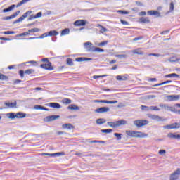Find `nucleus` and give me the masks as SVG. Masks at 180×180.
Segmentation results:
<instances>
[{"label": "nucleus", "instance_id": "e433bc0d", "mask_svg": "<svg viewBox=\"0 0 180 180\" xmlns=\"http://www.w3.org/2000/svg\"><path fill=\"white\" fill-rule=\"evenodd\" d=\"M141 110H145V112H148V110H151V106L141 105Z\"/></svg>", "mask_w": 180, "mask_h": 180}, {"label": "nucleus", "instance_id": "393cba45", "mask_svg": "<svg viewBox=\"0 0 180 180\" xmlns=\"http://www.w3.org/2000/svg\"><path fill=\"white\" fill-rule=\"evenodd\" d=\"M180 95H170L168 96L169 101H178L179 99Z\"/></svg>", "mask_w": 180, "mask_h": 180}, {"label": "nucleus", "instance_id": "c756f323", "mask_svg": "<svg viewBox=\"0 0 180 180\" xmlns=\"http://www.w3.org/2000/svg\"><path fill=\"white\" fill-rule=\"evenodd\" d=\"M66 34H70V28H65L61 30L60 36H65Z\"/></svg>", "mask_w": 180, "mask_h": 180}, {"label": "nucleus", "instance_id": "37998d69", "mask_svg": "<svg viewBox=\"0 0 180 180\" xmlns=\"http://www.w3.org/2000/svg\"><path fill=\"white\" fill-rule=\"evenodd\" d=\"M25 70H20L18 71V75H20V77L22 79H23V78H25Z\"/></svg>", "mask_w": 180, "mask_h": 180}, {"label": "nucleus", "instance_id": "4d7b16f0", "mask_svg": "<svg viewBox=\"0 0 180 180\" xmlns=\"http://www.w3.org/2000/svg\"><path fill=\"white\" fill-rule=\"evenodd\" d=\"M34 16L35 19H39V18H41V16H43V13L41 11L38 12Z\"/></svg>", "mask_w": 180, "mask_h": 180}, {"label": "nucleus", "instance_id": "9d476101", "mask_svg": "<svg viewBox=\"0 0 180 180\" xmlns=\"http://www.w3.org/2000/svg\"><path fill=\"white\" fill-rule=\"evenodd\" d=\"M148 117L150 119H152V120H156V122H165V120H167V119H162V117H161L159 115H155L152 114H148Z\"/></svg>", "mask_w": 180, "mask_h": 180}, {"label": "nucleus", "instance_id": "f03ea898", "mask_svg": "<svg viewBox=\"0 0 180 180\" xmlns=\"http://www.w3.org/2000/svg\"><path fill=\"white\" fill-rule=\"evenodd\" d=\"M150 123V121L147 120H136L133 121V124L137 127V129H140L143 127V126H147Z\"/></svg>", "mask_w": 180, "mask_h": 180}, {"label": "nucleus", "instance_id": "a211bd4d", "mask_svg": "<svg viewBox=\"0 0 180 180\" xmlns=\"http://www.w3.org/2000/svg\"><path fill=\"white\" fill-rule=\"evenodd\" d=\"M169 139H174L175 140H180V134H176V133L170 132L167 134Z\"/></svg>", "mask_w": 180, "mask_h": 180}, {"label": "nucleus", "instance_id": "ddd939ff", "mask_svg": "<svg viewBox=\"0 0 180 180\" xmlns=\"http://www.w3.org/2000/svg\"><path fill=\"white\" fill-rule=\"evenodd\" d=\"M16 119H25L26 116L30 117V114H26V112H18L15 113Z\"/></svg>", "mask_w": 180, "mask_h": 180}, {"label": "nucleus", "instance_id": "dca6fc26", "mask_svg": "<svg viewBox=\"0 0 180 180\" xmlns=\"http://www.w3.org/2000/svg\"><path fill=\"white\" fill-rule=\"evenodd\" d=\"M129 77L130 76H129L127 74H124L121 75H117L115 78L117 81H127Z\"/></svg>", "mask_w": 180, "mask_h": 180}, {"label": "nucleus", "instance_id": "cd10ccee", "mask_svg": "<svg viewBox=\"0 0 180 180\" xmlns=\"http://www.w3.org/2000/svg\"><path fill=\"white\" fill-rule=\"evenodd\" d=\"M125 133L127 134V137H134L136 132H134V130H127L125 131Z\"/></svg>", "mask_w": 180, "mask_h": 180}, {"label": "nucleus", "instance_id": "58836bf2", "mask_svg": "<svg viewBox=\"0 0 180 180\" xmlns=\"http://www.w3.org/2000/svg\"><path fill=\"white\" fill-rule=\"evenodd\" d=\"M30 34V33H37L39 32H40V29L39 28H32L30 30H28Z\"/></svg>", "mask_w": 180, "mask_h": 180}, {"label": "nucleus", "instance_id": "4468645a", "mask_svg": "<svg viewBox=\"0 0 180 180\" xmlns=\"http://www.w3.org/2000/svg\"><path fill=\"white\" fill-rule=\"evenodd\" d=\"M74 26H85L86 25V20H77L73 22Z\"/></svg>", "mask_w": 180, "mask_h": 180}, {"label": "nucleus", "instance_id": "b1692460", "mask_svg": "<svg viewBox=\"0 0 180 180\" xmlns=\"http://www.w3.org/2000/svg\"><path fill=\"white\" fill-rule=\"evenodd\" d=\"M6 116L8 117V119H11V120H13L14 119H16V112H8L6 114Z\"/></svg>", "mask_w": 180, "mask_h": 180}, {"label": "nucleus", "instance_id": "423d86ee", "mask_svg": "<svg viewBox=\"0 0 180 180\" xmlns=\"http://www.w3.org/2000/svg\"><path fill=\"white\" fill-rule=\"evenodd\" d=\"M58 119H60V115H52L46 116L45 118H44V122L49 123L50 122H54V120H57Z\"/></svg>", "mask_w": 180, "mask_h": 180}, {"label": "nucleus", "instance_id": "0e129e2a", "mask_svg": "<svg viewBox=\"0 0 180 180\" xmlns=\"http://www.w3.org/2000/svg\"><path fill=\"white\" fill-rule=\"evenodd\" d=\"M11 19H13V18H12V15L4 17V18H2V20H11Z\"/></svg>", "mask_w": 180, "mask_h": 180}, {"label": "nucleus", "instance_id": "f704fd0d", "mask_svg": "<svg viewBox=\"0 0 180 180\" xmlns=\"http://www.w3.org/2000/svg\"><path fill=\"white\" fill-rule=\"evenodd\" d=\"M114 136H115V137H116V140H117L119 141L122 140V136H123V134L114 133Z\"/></svg>", "mask_w": 180, "mask_h": 180}, {"label": "nucleus", "instance_id": "a878e982", "mask_svg": "<svg viewBox=\"0 0 180 180\" xmlns=\"http://www.w3.org/2000/svg\"><path fill=\"white\" fill-rule=\"evenodd\" d=\"M58 34L59 32L56 30L48 32V37L58 36Z\"/></svg>", "mask_w": 180, "mask_h": 180}, {"label": "nucleus", "instance_id": "a19ab883", "mask_svg": "<svg viewBox=\"0 0 180 180\" xmlns=\"http://www.w3.org/2000/svg\"><path fill=\"white\" fill-rule=\"evenodd\" d=\"M34 69H27L25 71V74H27V75H30V74H34Z\"/></svg>", "mask_w": 180, "mask_h": 180}, {"label": "nucleus", "instance_id": "bf43d9fd", "mask_svg": "<svg viewBox=\"0 0 180 180\" xmlns=\"http://www.w3.org/2000/svg\"><path fill=\"white\" fill-rule=\"evenodd\" d=\"M75 61H77V63H82L84 62V57L76 58Z\"/></svg>", "mask_w": 180, "mask_h": 180}, {"label": "nucleus", "instance_id": "72a5a7b5", "mask_svg": "<svg viewBox=\"0 0 180 180\" xmlns=\"http://www.w3.org/2000/svg\"><path fill=\"white\" fill-rule=\"evenodd\" d=\"M30 35H31V34H30L29 32H22V33L17 34L16 37H23L25 36H30Z\"/></svg>", "mask_w": 180, "mask_h": 180}, {"label": "nucleus", "instance_id": "c9c22d12", "mask_svg": "<svg viewBox=\"0 0 180 180\" xmlns=\"http://www.w3.org/2000/svg\"><path fill=\"white\" fill-rule=\"evenodd\" d=\"M117 12L120 15H129V13H130V12H129L126 10H118Z\"/></svg>", "mask_w": 180, "mask_h": 180}, {"label": "nucleus", "instance_id": "338daca9", "mask_svg": "<svg viewBox=\"0 0 180 180\" xmlns=\"http://www.w3.org/2000/svg\"><path fill=\"white\" fill-rule=\"evenodd\" d=\"M92 60H94L92 58L83 57V61H92Z\"/></svg>", "mask_w": 180, "mask_h": 180}, {"label": "nucleus", "instance_id": "680f3d73", "mask_svg": "<svg viewBox=\"0 0 180 180\" xmlns=\"http://www.w3.org/2000/svg\"><path fill=\"white\" fill-rule=\"evenodd\" d=\"M22 82V80L17 79L13 81V85H18V84H20Z\"/></svg>", "mask_w": 180, "mask_h": 180}, {"label": "nucleus", "instance_id": "49530a36", "mask_svg": "<svg viewBox=\"0 0 180 180\" xmlns=\"http://www.w3.org/2000/svg\"><path fill=\"white\" fill-rule=\"evenodd\" d=\"M101 133H107V134H109V133H112L113 129H101Z\"/></svg>", "mask_w": 180, "mask_h": 180}, {"label": "nucleus", "instance_id": "f257e3e1", "mask_svg": "<svg viewBox=\"0 0 180 180\" xmlns=\"http://www.w3.org/2000/svg\"><path fill=\"white\" fill-rule=\"evenodd\" d=\"M108 126L112 127V129H117V127H120V126H124L127 124V121L124 120H121L115 122H107Z\"/></svg>", "mask_w": 180, "mask_h": 180}, {"label": "nucleus", "instance_id": "5701e85b", "mask_svg": "<svg viewBox=\"0 0 180 180\" xmlns=\"http://www.w3.org/2000/svg\"><path fill=\"white\" fill-rule=\"evenodd\" d=\"M165 78H180V75L176 73H170L165 75Z\"/></svg>", "mask_w": 180, "mask_h": 180}, {"label": "nucleus", "instance_id": "412c9836", "mask_svg": "<svg viewBox=\"0 0 180 180\" xmlns=\"http://www.w3.org/2000/svg\"><path fill=\"white\" fill-rule=\"evenodd\" d=\"M14 8H16V5L12 4L6 8H4L2 12L3 13H6V12H11V11H13Z\"/></svg>", "mask_w": 180, "mask_h": 180}, {"label": "nucleus", "instance_id": "052dcab7", "mask_svg": "<svg viewBox=\"0 0 180 180\" xmlns=\"http://www.w3.org/2000/svg\"><path fill=\"white\" fill-rule=\"evenodd\" d=\"M3 34H15V31H4Z\"/></svg>", "mask_w": 180, "mask_h": 180}, {"label": "nucleus", "instance_id": "6e6d98bb", "mask_svg": "<svg viewBox=\"0 0 180 180\" xmlns=\"http://www.w3.org/2000/svg\"><path fill=\"white\" fill-rule=\"evenodd\" d=\"M41 155L42 157H44V155H47L48 157H54V153H41Z\"/></svg>", "mask_w": 180, "mask_h": 180}, {"label": "nucleus", "instance_id": "aec40b11", "mask_svg": "<svg viewBox=\"0 0 180 180\" xmlns=\"http://www.w3.org/2000/svg\"><path fill=\"white\" fill-rule=\"evenodd\" d=\"M75 127L71 123H65L62 125V129H67L68 130H72Z\"/></svg>", "mask_w": 180, "mask_h": 180}, {"label": "nucleus", "instance_id": "39448f33", "mask_svg": "<svg viewBox=\"0 0 180 180\" xmlns=\"http://www.w3.org/2000/svg\"><path fill=\"white\" fill-rule=\"evenodd\" d=\"M163 129H166L167 130H172L174 129H180V123L174 122L170 124L163 126Z\"/></svg>", "mask_w": 180, "mask_h": 180}, {"label": "nucleus", "instance_id": "2eb2a0df", "mask_svg": "<svg viewBox=\"0 0 180 180\" xmlns=\"http://www.w3.org/2000/svg\"><path fill=\"white\" fill-rule=\"evenodd\" d=\"M47 106L52 109H61V104L56 102H51L47 104Z\"/></svg>", "mask_w": 180, "mask_h": 180}, {"label": "nucleus", "instance_id": "de8ad7c7", "mask_svg": "<svg viewBox=\"0 0 180 180\" xmlns=\"http://www.w3.org/2000/svg\"><path fill=\"white\" fill-rule=\"evenodd\" d=\"M34 109H35V110H43V105H34Z\"/></svg>", "mask_w": 180, "mask_h": 180}, {"label": "nucleus", "instance_id": "a18cd8bd", "mask_svg": "<svg viewBox=\"0 0 180 180\" xmlns=\"http://www.w3.org/2000/svg\"><path fill=\"white\" fill-rule=\"evenodd\" d=\"M108 75H94L93 79H98V78H105V77H108Z\"/></svg>", "mask_w": 180, "mask_h": 180}, {"label": "nucleus", "instance_id": "7c9ffc66", "mask_svg": "<svg viewBox=\"0 0 180 180\" xmlns=\"http://www.w3.org/2000/svg\"><path fill=\"white\" fill-rule=\"evenodd\" d=\"M62 103L64 105H70V103H72V100L65 98L62 100Z\"/></svg>", "mask_w": 180, "mask_h": 180}, {"label": "nucleus", "instance_id": "4be33fe9", "mask_svg": "<svg viewBox=\"0 0 180 180\" xmlns=\"http://www.w3.org/2000/svg\"><path fill=\"white\" fill-rule=\"evenodd\" d=\"M68 110H79V107L75 104H70L68 107Z\"/></svg>", "mask_w": 180, "mask_h": 180}, {"label": "nucleus", "instance_id": "774afa93", "mask_svg": "<svg viewBox=\"0 0 180 180\" xmlns=\"http://www.w3.org/2000/svg\"><path fill=\"white\" fill-rule=\"evenodd\" d=\"M174 174L177 175H180V168H178L176 171L174 172Z\"/></svg>", "mask_w": 180, "mask_h": 180}, {"label": "nucleus", "instance_id": "09e8293b", "mask_svg": "<svg viewBox=\"0 0 180 180\" xmlns=\"http://www.w3.org/2000/svg\"><path fill=\"white\" fill-rule=\"evenodd\" d=\"M108 43H109L108 41H103L99 43L98 46V47H103V46H106V44H108Z\"/></svg>", "mask_w": 180, "mask_h": 180}, {"label": "nucleus", "instance_id": "603ef678", "mask_svg": "<svg viewBox=\"0 0 180 180\" xmlns=\"http://www.w3.org/2000/svg\"><path fill=\"white\" fill-rule=\"evenodd\" d=\"M22 40H36V39H39L38 37H28V38H22Z\"/></svg>", "mask_w": 180, "mask_h": 180}, {"label": "nucleus", "instance_id": "79ce46f5", "mask_svg": "<svg viewBox=\"0 0 180 180\" xmlns=\"http://www.w3.org/2000/svg\"><path fill=\"white\" fill-rule=\"evenodd\" d=\"M54 157H61L62 155H65V152H58L53 153Z\"/></svg>", "mask_w": 180, "mask_h": 180}, {"label": "nucleus", "instance_id": "ea45409f", "mask_svg": "<svg viewBox=\"0 0 180 180\" xmlns=\"http://www.w3.org/2000/svg\"><path fill=\"white\" fill-rule=\"evenodd\" d=\"M98 26L101 28L100 30L101 33H105V32L109 31V30H108V28L105 27L104 26H103L101 25H98Z\"/></svg>", "mask_w": 180, "mask_h": 180}, {"label": "nucleus", "instance_id": "f8f14e48", "mask_svg": "<svg viewBox=\"0 0 180 180\" xmlns=\"http://www.w3.org/2000/svg\"><path fill=\"white\" fill-rule=\"evenodd\" d=\"M147 13L150 16H155V18H162V15H161V13L155 10L148 11Z\"/></svg>", "mask_w": 180, "mask_h": 180}, {"label": "nucleus", "instance_id": "3c124183", "mask_svg": "<svg viewBox=\"0 0 180 180\" xmlns=\"http://www.w3.org/2000/svg\"><path fill=\"white\" fill-rule=\"evenodd\" d=\"M133 54H138L139 56H143L144 53L143 51H138L137 50L132 51Z\"/></svg>", "mask_w": 180, "mask_h": 180}, {"label": "nucleus", "instance_id": "8fccbe9b", "mask_svg": "<svg viewBox=\"0 0 180 180\" xmlns=\"http://www.w3.org/2000/svg\"><path fill=\"white\" fill-rule=\"evenodd\" d=\"M115 57H117V58H127V55H126V54H117V55H115Z\"/></svg>", "mask_w": 180, "mask_h": 180}, {"label": "nucleus", "instance_id": "2f4dec72", "mask_svg": "<svg viewBox=\"0 0 180 180\" xmlns=\"http://www.w3.org/2000/svg\"><path fill=\"white\" fill-rule=\"evenodd\" d=\"M67 65H70V67H72L74 65V62L72 61V58H68L66 59Z\"/></svg>", "mask_w": 180, "mask_h": 180}, {"label": "nucleus", "instance_id": "864d4df0", "mask_svg": "<svg viewBox=\"0 0 180 180\" xmlns=\"http://www.w3.org/2000/svg\"><path fill=\"white\" fill-rule=\"evenodd\" d=\"M38 39H44V37H49V32H45L42 34L41 36L37 37Z\"/></svg>", "mask_w": 180, "mask_h": 180}, {"label": "nucleus", "instance_id": "bb28decb", "mask_svg": "<svg viewBox=\"0 0 180 180\" xmlns=\"http://www.w3.org/2000/svg\"><path fill=\"white\" fill-rule=\"evenodd\" d=\"M106 122V119L105 118H98L96 120V124H104V123Z\"/></svg>", "mask_w": 180, "mask_h": 180}, {"label": "nucleus", "instance_id": "1a4fd4ad", "mask_svg": "<svg viewBox=\"0 0 180 180\" xmlns=\"http://www.w3.org/2000/svg\"><path fill=\"white\" fill-rule=\"evenodd\" d=\"M94 102L96 103H108V105H115L117 103V101L116 100H112V101H109V100H95Z\"/></svg>", "mask_w": 180, "mask_h": 180}, {"label": "nucleus", "instance_id": "0eeeda50", "mask_svg": "<svg viewBox=\"0 0 180 180\" xmlns=\"http://www.w3.org/2000/svg\"><path fill=\"white\" fill-rule=\"evenodd\" d=\"M40 68H43V70H46L48 71H53V70H54V67H53V63H51V62L41 64Z\"/></svg>", "mask_w": 180, "mask_h": 180}, {"label": "nucleus", "instance_id": "20e7f679", "mask_svg": "<svg viewBox=\"0 0 180 180\" xmlns=\"http://www.w3.org/2000/svg\"><path fill=\"white\" fill-rule=\"evenodd\" d=\"M33 11H28L25 12L21 17H20L18 19L15 20V21L13 22V25H16V23H19L20 22H22L29 16L31 13H32Z\"/></svg>", "mask_w": 180, "mask_h": 180}, {"label": "nucleus", "instance_id": "c85d7f7f", "mask_svg": "<svg viewBox=\"0 0 180 180\" xmlns=\"http://www.w3.org/2000/svg\"><path fill=\"white\" fill-rule=\"evenodd\" d=\"M171 82H172V80H166L163 82L158 83L157 84L153 85V86H161L165 85L167 84H171Z\"/></svg>", "mask_w": 180, "mask_h": 180}, {"label": "nucleus", "instance_id": "473e14b6", "mask_svg": "<svg viewBox=\"0 0 180 180\" xmlns=\"http://www.w3.org/2000/svg\"><path fill=\"white\" fill-rule=\"evenodd\" d=\"M9 77L2 73H0V81H8Z\"/></svg>", "mask_w": 180, "mask_h": 180}, {"label": "nucleus", "instance_id": "4c0bfd02", "mask_svg": "<svg viewBox=\"0 0 180 180\" xmlns=\"http://www.w3.org/2000/svg\"><path fill=\"white\" fill-rule=\"evenodd\" d=\"M175 9V4L172 1L169 4V10L167 13H169V12H172Z\"/></svg>", "mask_w": 180, "mask_h": 180}, {"label": "nucleus", "instance_id": "f3484780", "mask_svg": "<svg viewBox=\"0 0 180 180\" xmlns=\"http://www.w3.org/2000/svg\"><path fill=\"white\" fill-rule=\"evenodd\" d=\"M139 23H150L151 20H150V18L148 17H141L139 18Z\"/></svg>", "mask_w": 180, "mask_h": 180}, {"label": "nucleus", "instance_id": "7ed1b4c3", "mask_svg": "<svg viewBox=\"0 0 180 180\" xmlns=\"http://www.w3.org/2000/svg\"><path fill=\"white\" fill-rule=\"evenodd\" d=\"M84 49H86V51L95 53V49H96V46H94V44L91 42L87 41L84 44Z\"/></svg>", "mask_w": 180, "mask_h": 180}, {"label": "nucleus", "instance_id": "69168bd1", "mask_svg": "<svg viewBox=\"0 0 180 180\" xmlns=\"http://www.w3.org/2000/svg\"><path fill=\"white\" fill-rule=\"evenodd\" d=\"M147 15V12L146 11H141L139 13V16H146Z\"/></svg>", "mask_w": 180, "mask_h": 180}, {"label": "nucleus", "instance_id": "c03bdc74", "mask_svg": "<svg viewBox=\"0 0 180 180\" xmlns=\"http://www.w3.org/2000/svg\"><path fill=\"white\" fill-rule=\"evenodd\" d=\"M94 51L95 53H105V49L99 47H96Z\"/></svg>", "mask_w": 180, "mask_h": 180}, {"label": "nucleus", "instance_id": "13d9d810", "mask_svg": "<svg viewBox=\"0 0 180 180\" xmlns=\"http://www.w3.org/2000/svg\"><path fill=\"white\" fill-rule=\"evenodd\" d=\"M166 110H168L169 112H175V108H174L173 107H171L169 105H168L166 108Z\"/></svg>", "mask_w": 180, "mask_h": 180}, {"label": "nucleus", "instance_id": "5fc2aeb1", "mask_svg": "<svg viewBox=\"0 0 180 180\" xmlns=\"http://www.w3.org/2000/svg\"><path fill=\"white\" fill-rule=\"evenodd\" d=\"M179 176L174 173L171 174L170 176V180H176L178 179Z\"/></svg>", "mask_w": 180, "mask_h": 180}, {"label": "nucleus", "instance_id": "9b49d317", "mask_svg": "<svg viewBox=\"0 0 180 180\" xmlns=\"http://www.w3.org/2000/svg\"><path fill=\"white\" fill-rule=\"evenodd\" d=\"M110 110L109 107H100L94 110L95 113H106Z\"/></svg>", "mask_w": 180, "mask_h": 180}, {"label": "nucleus", "instance_id": "e2e57ef3", "mask_svg": "<svg viewBox=\"0 0 180 180\" xmlns=\"http://www.w3.org/2000/svg\"><path fill=\"white\" fill-rule=\"evenodd\" d=\"M150 110H160L158 106H150Z\"/></svg>", "mask_w": 180, "mask_h": 180}, {"label": "nucleus", "instance_id": "6e6552de", "mask_svg": "<svg viewBox=\"0 0 180 180\" xmlns=\"http://www.w3.org/2000/svg\"><path fill=\"white\" fill-rule=\"evenodd\" d=\"M135 134H134V138L136 139H146V137H148V134L141 132V131H134Z\"/></svg>", "mask_w": 180, "mask_h": 180}, {"label": "nucleus", "instance_id": "6ab92c4d", "mask_svg": "<svg viewBox=\"0 0 180 180\" xmlns=\"http://www.w3.org/2000/svg\"><path fill=\"white\" fill-rule=\"evenodd\" d=\"M4 105L6 106H8V108H11V109H13L16 108V105H18V102L16 101H15L13 103L5 102Z\"/></svg>", "mask_w": 180, "mask_h": 180}]
</instances>
